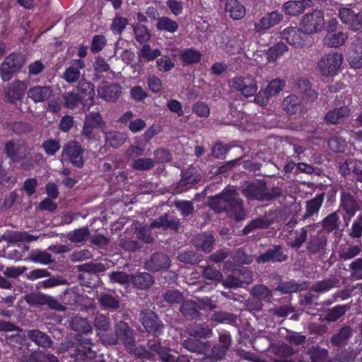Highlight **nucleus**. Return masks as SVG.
Listing matches in <instances>:
<instances>
[{
  "label": "nucleus",
  "mask_w": 362,
  "mask_h": 362,
  "mask_svg": "<svg viewBox=\"0 0 362 362\" xmlns=\"http://www.w3.org/2000/svg\"><path fill=\"white\" fill-rule=\"evenodd\" d=\"M95 327L100 331L98 335L103 343L107 344H115L122 343L127 349L132 353L136 355H141V353L137 352L134 349V339L132 337V332L129 329L127 323L119 322L116 325L115 336L108 337L105 332L108 327L109 322L105 316L99 315L95 319Z\"/></svg>",
  "instance_id": "obj_1"
},
{
  "label": "nucleus",
  "mask_w": 362,
  "mask_h": 362,
  "mask_svg": "<svg viewBox=\"0 0 362 362\" xmlns=\"http://www.w3.org/2000/svg\"><path fill=\"white\" fill-rule=\"evenodd\" d=\"M213 204L214 209L217 212L226 211L231 216H234L238 221L245 218L241 202L238 199L237 193L234 189H227L214 199Z\"/></svg>",
  "instance_id": "obj_2"
},
{
  "label": "nucleus",
  "mask_w": 362,
  "mask_h": 362,
  "mask_svg": "<svg viewBox=\"0 0 362 362\" xmlns=\"http://www.w3.org/2000/svg\"><path fill=\"white\" fill-rule=\"evenodd\" d=\"M344 57L341 53L332 52L325 54L319 60L317 68L320 74L325 77H332L339 70Z\"/></svg>",
  "instance_id": "obj_3"
},
{
  "label": "nucleus",
  "mask_w": 362,
  "mask_h": 362,
  "mask_svg": "<svg viewBox=\"0 0 362 362\" xmlns=\"http://www.w3.org/2000/svg\"><path fill=\"white\" fill-rule=\"evenodd\" d=\"M325 25L324 15L317 10L305 14L300 22L301 29L306 34L320 33L324 30Z\"/></svg>",
  "instance_id": "obj_4"
},
{
  "label": "nucleus",
  "mask_w": 362,
  "mask_h": 362,
  "mask_svg": "<svg viewBox=\"0 0 362 362\" xmlns=\"http://www.w3.org/2000/svg\"><path fill=\"white\" fill-rule=\"evenodd\" d=\"M230 86L245 97H250L257 90V84L252 76H235L230 82Z\"/></svg>",
  "instance_id": "obj_5"
},
{
  "label": "nucleus",
  "mask_w": 362,
  "mask_h": 362,
  "mask_svg": "<svg viewBox=\"0 0 362 362\" xmlns=\"http://www.w3.org/2000/svg\"><path fill=\"white\" fill-rule=\"evenodd\" d=\"M339 16L342 23L345 24L352 30H362V13L354 11L349 7H344L339 9Z\"/></svg>",
  "instance_id": "obj_6"
},
{
  "label": "nucleus",
  "mask_w": 362,
  "mask_h": 362,
  "mask_svg": "<svg viewBox=\"0 0 362 362\" xmlns=\"http://www.w3.org/2000/svg\"><path fill=\"white\" fill-rule=\"evenodd\" d=\"M24 57L20 54H11L1 65V74L3 80L8 81L12 74L17 71L24 64Z\"/></svg>",
  "instance_id": "obj_7"
},
{
  "label": "nucleus",
  "mask_w": 362,
  "mask_h": 362,
  "mask_svg": "<svg viewBox=\"0 0 362 362\" xmlns=\"http://www.w3.org/2000/svg\"><path fill=\"white\" fill-rule=\"evenodd\" d=\"M284 82L280 79H274L269 82L264 90L259 92L255 98L256 103L261 106L267 104L269 97L274 96L278 94L284 88Z\"/></svg>",
  "instance_id": "obj_8"
},
{
  "label": "nucleus",
  "mask_w": 362,
  "mask_h": 362,
  "mask_svg": "<svg viewBox=\"0 0 362 362\" xmlns=\"http://www.w3.org/2000/svg\"><path fill=\"white\" fill-rule=\"evenodd\" d=\"M82 149L77 143L72 141L69 143L62 152V160H69L74 165L78 167L83 165V160L81 156Z\"/></svg>",
  "instance_id": "obj_9"
},
{
  "label": "nucleus",
  "mask_w": 362,
  "mask_h": 362,
  "mask_svg": "<svg viewBox=\"0 0 362 362\" xmlns=\"http://www.w3.org/2000/svg\"><path fill=\"white\" fill-rule=\"evenodd\" d=\"M283 16L281 13L274 11L264 15L255 24V30L257 33H264L266 30L279 24Z\"/></svg>",
  "instance_id": "obj_10"
},
{
  "label": "nucleus",
  "mask_w": 362,
  "mask_h": 362,
  "mask_svg": "<svg viewBox=\"0 0 362 362\" xmlns=\"http://www.w3.org/2000/svg\"><path fill=\"white\" fill-rule=\"evenodd\" d=\"M305 33L296 28H288L281 33V38L295 47H302L305 45Z\"/></svg>",
  "instance_id": "obj_11"
},
{
  "label": "nucleus",
  "mask_w": 362,
  "mask_h": 362,
  "mask_svg": "<svg viewBox=\"0 0 362 362\" xmlns=\"http://www.w3.org/2000/svg\"><path fill=\"white\" fill-rule=\"evenodd\" d=\"M347 60L354 69L362 68V37L358 38L349 49Z\"/></svg>",
  "instance_id": "obj_12"
},
{
  "label": "nucleus",
  "mask_w": 362,
  "mask_h": 362,
  "mask_svg": "<svg viewBox=\"0 0 362 362\" xmlns=\"http://www.w3.org/2000/svg\"><path fill=\"white\" fill-rule=\"evenodd\" d=\"M98 95L110 102L115 101L120 94V87L117 84L103 83L98 89Z\"/></svg>",
  "instance_id": "obj_13"
},
{
  "label": "nucleus",
  "mask_w": 362,
  "mask_h": 362,
  "mask_svg": "<svg viewBox=\"0 0 362 362\" xmlns=\"http://www.w3.org/2000/svg\"><path fill=\"white\" fill-rule=\"evenodd\" d=\"M103 126L102 117L98 113H90L86 117L83 127V133L88 137H90L97 127L103 129Z\"/></svg>",
  "instance_id": "obj_14"
},
{
  "label": "nucleus",
  "mask_w": 362,
  "mask_h": 362,
  "mask_svg": "<svg viewBox=\"0 0 362 362\" xmlns=\"http://www.w3.org/2000/svg\"><path fill=\"white\" fill-rule=\"evenodd\" d=\"M225 11L234 20L242 19L246 13L245 8L238 0H227Z\"/></svg>",
  "instance_id": "obj_15"
},
{
  "label": "nucleus",
  "mask_w": 362,
  "mask_h": 362,
  "mask_svg": "<svg viewBox=\"0 0 362 362\" xmlns=\"http://www.w3.org/2000/svg\"><path fill=\"white\" fill-rule=\"evenodd\" d=\"M312 5L311 0L289 1L284 4V8L286 14L296 16L302 13L306 7Z\"/></svg>",
  "instance_id": "obj_16"
},
{
  "label": "nucleus",
  "mask_w": 362,
  "mask_h": 362,
  "mask_svg": "<svg viewBox=\"0 0 362 362\" xmlns=\"http://www.w3.org/2000/svg\"><path fill=\"white\" fill-rule=\"evenodd\" d=\"M52 93V89L48 86H35L28 92V96L35 103H41L48 99Z\"/></svg>",
  "instance_id": "obj_17"
},
{
  "label": "nucleus",
  "mask_w": 362,
  "mask_h": 362,
  "mask_svg": "<svg viewBox=\"0 0 362 362\" xmlns=\"http://www.w3.org/2000/svg\"><path fill=\"white\" fill-rule=\"evenodd\" d=\"M142 322L148 332L158 333L160 332L161 327H163L160 322L158 320L157 315L153 312L146 313L143 317Z\"/></svg>",
  "instance_id": "obj_18"
},
{
  "label": "nucleus",
  "mask_w": 362,
  "mask_h": 362,
  "mask_svg": "<svg viewBox=\"0 0 362 362\" xmlns=\"http://www.w3.org/2000/svg\"><path fill=\"white\" fill-rule=\"evenodd\" d=\"M83 67V61L81 59L73 61L72 65L67 68L64 73V79L69 83L75 82L80 76L79 69Z\"/></svg>",
  "instance_id": "obj_19"
},
{
  "label": "nucleus",
  "mask_w": 362,
  "mask_h": 362,
  "mask_svg": "<svg viewBox=\"0 0 362 362\" xmlns=\"http://www.w3.org/2000/svg\"><path fill=\"white\" fill-rule=\"evenodd\" d=\"M219 342L220 346L214 347L212 351L213 357L216 360H219L224 356L230 344V336L227 334L220 335Z\"/></svg>",
  "instance_id": "obj_20"
},
{
  "label": "nucleus",
  "mask_w": 362,
  "mask_h": 362,
  "mask_svg": "<svg viewBox=\"0 0 362 362\" xmlns=\"http://www.w3.org/2000/svg\"><path fill=\"white\" fill-rule=\"evenodd\" d=\"M348 38L346 33L339 31L335 33H328L325 37V43L332 47L343 45Z\"/></svg>",
  "instance_id": "obj_21"
},
{
  "label": "nucleus",
  "mask_w": 362,
  "mask_h": 362,
  "mask_svg": "<svg viewBox=\"0 0 362 362\" xmlns=\"http://www.w3.org/2000/svg\"><path fill=\"white\" fill-rule=\"evenodd\" d=\"M284 110L290 115L296 114L301 110V103L296 95H288L283 102Z\"/></svg>",
  "instance_id": "obj_22"
},
{
  "label": "nucleus",
  "mask_w": 362,
  "mask_h": 362,
  "mask_svg": "<svg viewBox=\"0 0 362 362\" xmlns=\"http://www.w3.org/2000/svg\"><path fill=\"white\" fill-rule=\"evenodd\" d=\"M349 115V110L346 107L329 111L325 116L327 122L332 124L341 122Z\"/></svg>",
  "instance_id": "obj_23"
},
{
  "label": "nucleus",
  "mask_w": 362,
  "mask_h": 362,
  "mask_svg": "<svg viewBox=\"0 0 362 362\" xmlns=\"http://www.w3.org/2000/svg\"><path fill=\"white\" fill-rule=\"evenodd\" d=\"M156 28L160 31H166L174 33L178 29V24L168 17L163 16L158 18L156 22Z\"/></svg>",
  "instance_id": "obj_24"
},
{
  "label": "nucleus",
  "mask_w": 362,
  "mask_h": 362,
  "mask_svg": "<svg viewBox=\"0 0 362 362\" xmlns=\"http://www.w3.org/2000/svg\"><path fill=\"white\" fill-rule=\"evenodd\" d=\"M161 54L158 49H152L150 45H144L139 52V58L141 62H151Z\"/></svg>",
  "instance_id": "obj_25"
},
{
  "label": "nucleus",
  "mask_w": 362,
  "mask_h": 362,
  "mask_svg": "<svg viewBox=\"0 0 362 362\" xmlns=\"http://www.w3.org/2000/svg\"><path fill=\"white\" fill-rule=\"evenodd\" d=\"M26 89V83L17 81L13 83L11 88L8 92V96L12 102L20 100L23 96Z\"/></svg>",
  "instance_id": "obj_26"
},
{
  "label": "nucleus",
  "mask_w": 362,
  "mask_h": 362,
  "mask_svg": "<svg viewBox=\"0 0 362 362\" xmlns=\"http://www.w3.org/2000/svg\"><path fill=\"white\" fill-rule=\"evenodd\" d=\"M202 57L201 52L194 48L184 49L181 53V58L186 64L197 63L200 61Z\"/></svg>",
  "instance_id": "obj_27"
},
{
  "label": "nucleus",
  "mask_w": 362,
  "mask_h": 362,
  "mask_svg": "<svg viewBox=\"0 0 362 362\" xmlns=\"http://www.w3.org/2000/svg\"><path fill=\"white\" fill-rule=\"evenodd\" d=\"M169 265L170 262L168 257L161 254L154 255L151 260L147 264L148 267L154 270L167 268Z\"/></svg>",
  "instance_id": "obj_28"
},
{
  "label": "nucleus",
  "mask_w": 362,
  "mask_h": 362,
  "mask_svg": "<svg viewBox=\"0 0 362 362\" xmlns=\"http://www.w3.org/2000/svg\"><path fill=\"white\" fill-rule=\"evenodd\" d=\"M29 338L38 346L48 347L51 344L49 337L39 330H31L28 333Z\"/></svg>",
  "instance_id": "obj_29"
},
{
  "label": "nucleus",
  "mask_w": 362,
  "mask_h": 362,
  "mask_svg": "<svg viewBox=\"0 0 362 362\" xmlns=\"http://www.w3.org/2000/svg\"><path fill=\"white\" fill-rule=\"evenodd\" d=\"M132 279L134 284L140 288H148L153 283L152 276L148 273L137 274Z\"/></svg>",
  "instance_id": "obj_30"
},
{
  "label": "nucleus",
  "mask_w": 362,
  "mask_h": 362,
  "mask_svg": "<svg viewBox=\"0 0 362 362\" xmlns=\"http://www.w3.org/2000/svg\"><path fill=\"white\" fill-rule=\"evenodd\" d=\"M341 206L343 209L346 211L349 219L355 214L358 209L355 200L349 194H343Z\"/></svg>",
  "instance_id": "obj_31"
},
{
  "label": "nucleus",
  "mask_w": 362,
  "mask_h": 362,
  "mask_svg": "<svg viewBox=\"0 0 362 362\" xmlns=\"http://www.w3.org/2000/svg\"><path fill=\"white\" fill-rule=\"evenodd\" d=\"M105 138L108 145L117 148L125 141L127 136L123 133L111 132L105 133Z\"/></svg>",
  "instance_id": "obj_32"
},
{
  "label": "nucleus",
  "mask_w": 362,
  "mask_h": 362,
  "mask_svg": "<svg viewBox=\"0 0 362 362\" xmlns=\"http://www.w3.org/2000/svg\"><path fill=\"white\" fill-rule=\"evenodd\" d=\"M136 40L141 44L146 42L151 38V33L147 28L142 25H136L134 28Z\"/></svg>",
  "instance_id": "obj_33"
},
{
  "label": "nucleus",
  "mask_w": 362,
  "mask_h": 362,
  "mask_svg": "<svg viewBox=\"0 0 362 362\" xmlns=\"http://www.w3.org/2000/svg\"><path fill=\"white\" fill-rule=\"evenodd\" d=\"M190 335L196 337H208L211 334V330L205 325H194L188 329Z\"/></svg>",
  "instance_id": "obj_34"
},
{
  "label": "nucleus",
  "mask_w": 362,
  "mask_h": 362,
  "mask_svg": "<svg viewBox=\"0 0 362 362\" xmlns=\"http://www.w3.org/2000/svg\"><path fill=\"white\" fill-rule=\"evenodd\" d=\"M287 51V47L284 43H278L270 47L267 53L269 62H275L279 56Z\"/></svg>",
  "instance_id": "obj_35"
},
{
  "label": "nucleus",
  "mask_w": 362,
  "mask_h": 362,
  "mask_svg": "<svg viewBox=\"0 0 362 362\" xmlns=\"http://www.w3.org/2000/svg\"><path fill=\"white\" fill-rule=\"evenodd\" d=\"M88 235V229L86 228H82L69 233L68 234V238L73 243H79L85 241Z\"/></svg>",
  "instance_id": "obj_36"
},
{
  "label": "nucleus",
  "mask_w": 362,
  "mask_h": 362,
  "mask_svg": "<svg viewBox=\"0 0 362 362\" xmlns=\"http://www.w3.org/2000/svg\"><path fill=\"white\" fill-rule=\"evenodd\" d=\"M73 329L82 333H88L91 330V327L88 322L80 317H76L71 323Z\"/></svg>",
  "instance_id": "obj_37"
},
{
  "label": "nucleus",
  "mask_w": 362,
  "mask_h": 362,
  "mask_svg": "<svg viewBox=\"0 0 362 362\" xmlns=\"http://www.w3.org/2000/svg\"><path fill=\"white\" fill-rule=\"evenodd\" d=\"M182 313L187 317L194 318L197 316V308L196 304L193 301L187 300L185 301L180 308Z\"/></svg>",
  "instance_id": "obj_38"
},
{
  "label": "nucleus",
  "mask_w": 362,
  "mask_h": 362,
  "mask_svg": "<svg viewBox=\"0 0 362 362\" xmlns=\"http://www.w3.org/2000/svg\"><path fill=\"white\" fill-rule=\"evenodd\" d=\"M155 351L158 352L162 361L165 362H175L176 360L180 361L183 358V357L177 358L176 354L173 353V351L168 349L159 348L158 349H155Z\"/></svg>",
  "instance_id": "obj_39"
},
{
  "label": "nucleus",
  "mask_w": 362,
  "mask_h": 362,
  "mask_svg": "<svg viewBox=\"0 0 362 362\" xmlns=\"http://www.w3.org/2000/svg\"><path fill=\"white\" fill-rule=\"evenodd\" d=\"M156 64L158 69L163 72H167L171 70L175 66L173 62L166 55L157 59Z\"/></svg>",
  "instance_id": "obj_40"
},
{
  "label": "nucleus",
  "mask_w": 362,
  "mask_h": 362,
  "mask_svg": "<svg viewBox=\"0 0 362 362\" xmlns=\"http://www.w3.org/2000/svg\"><path fill=\"white\" fill-rule=\"evenodd\" d=\"M351 334V329L349 327L342 328L339 334L332 337V342L336 345H341L347 339Z\"/></svg>",
  "instance_id": "obj_41"
},
{
  "label": "nucleus",
  "mask_w": 362,
  "mask_h": 362,
  "mask_svg": "<svg viewBox=\"0 0 362 362\" xmlns=\"http://www.w3.org/2000/svg\"><path fill=\"white\" fill-rule=\"evenodd\" d=\"M8 240L10 242H19V241H31L34 240L33 236L26 233L13 232L8 235Z\"/></svg>",
  "instance_id": "obj_42"
},
{
  "label": "nucleus",
  "mask_w": 362,
  "mask_h": 362,
  "mask_svg": "<svg viewBox=\"0 0 362 362\" xmlns=\"http://www.w3.org/2000/svg\"><path fill=\"white\" fill-rule=\"evenodd\" d=\"M323 201L322 196H317L307 203V210L309 215L318 211Z\"/></svg>",
  "instance_id": "obj_43"
},
{
  "label": "nucleus",
  "mask_w": 362,
  "mask_h": 362,
  "mask_svg": "<svg viewBox=\"0 0 362 362\" xmlns=\"http://www.w3.org/2000/svg\"><path fill=\"white\" fill-rule=\"evenodd\" d=\"M153 162L150 158H139L134 162L133 167L139 170H144L151 168Z\"/></svg>",
  "instance_id": "obj_44"
},
{
  "label": "nucleus",
  "mask_w": 362,
  "mask_h": 362,
  "mask_svg": "<svg viewBox=\"0 0 362 362\" xmlns=\"http://www.w3.org/2000/svg\"><path fill=\"white\" fill-rule=\"evenodd\" d=\"M64 100L65 101V105L70 108L74 109L79 103V98L76 94L74 93H68L64 95Z\"/></svg>",
  "instance_id": "obj_45"
},
{
  "label": "nucleus",
  "mask_w": 362,
  "mask_h": 362,
  "mask_svg": "<svg viewBox=\"0 0 362 362\" xmlns=\"http://www.w3.org/2000/svg\"><path fill=\"white\" fill-rule=\"evenodd\" d=\"M127 24L126 18L117 17L113 20L111 28L115 33H121Z\"/></svg>",
  "instance_id": "obj_46"
},
{
  "label": "nucleus",
  "mask_w": 362,
  "mask_h": 362,
  "mask_svg": "<svg viewBox=\"0 0 362 362\" xmlns=\"http://www.w3.org/2000/svg\"><path fill=\"white\" fill-rule=\"evenodd\" d=\"M166 5L175 16H179L182 13L183 4L181 1L168 0Z\"/></svg>",
  "instance_id": "obj_47"
},
{
  "label": "nucleus",
  "mask_w": 362,
  "mask_h": 362,
  "mask_svg": "<svg viewBox=\"0 0 362 362\" xmlns=\"http://www.w3.org/2000/svg\"><path fill=\"white\" fill-rule=\"evenodd\" d=\"M214 243V237L211 235H208L204 237V240H198L195 244L197 247H202V249L206 252H209Z\"/></svg>",
  "instance_id": "obj_48"
},
{
  "label": "nucleus",
  "mask_w": 362,
  "mask_h": 362,
  "mask_svg": "<svg viewBox=\"0 0 362 362\" xmlns=\"http://www.w3.org/2000/svg\"><path fill=\"white\" fill-rule=\"evenodd\" d=\"M100 301L101 305L105 308H116L118 307V301L110 295L102 296Z\"/></svg>",
  "instance_id": "obj_49"
},
{
  "label": "nucleus",
  "mask_w": 362,
  "mask_h": 362,
  "mask_svg": "<svg viewBox=\"0 0 362 362\" xmlns=\"http://www.w3.org/2000/svg\"><path fill=\"white\" fill-rule=\"evenodd\" d=\"M193 111L199 117H208L210 113L209 107L204 103H197L193 107Z\"/></svg>",
  "instance_id": "obj_50"
},
{
  "label": "nucleus",
  "mask_w": 362,
  "mask_h": 362,
  "mask_svg": "<svg viewBox=\"0 0 362 362\" xmlns=\"http://www.w3.org/2000/svg\"><path fill=\"white\" fill-rule=\"evenodd\" d=\"M106 40L102 35H95L92 41L91 50L93 52H99L105 46Z\"/></svg>",
  "instance_id": "obj_51"
},
{
  "label": "nucleus",
  "mask_w": 362,
  "mask_h": 362,
  "mask_svg": "<svg viewBox=\"0 0 362 362\" xmlns=\"http://www.w3.org/2000/svg\"><path fill=\"white\" fill-rule=\"evenodd\" d=\"M43 147L48 155H53L59 149L60 146L54 140H48L44 143Z\"/></svg>",
  "instance_id": "obj_52"
},
{
  "label": "nucleus",
  "mask_w": 362,
  "mask_h": 362,
  "mask_svg": "<svg viewBox=\"0 0 362 362\" xmlns=\"http://www.w3.org/2000/svg\"><path fill=\"white\" fill-rule=\"evenodd\" d=\"M176 205L183 216H188L193 211L192 204L189 202H179Z\"/></svg>",
  "instance_id": "obj_53"
},
{
  "label": "nucleus",
  "mask_w": 362,
  "mask_h": 362,
  "mask_svg": "<svg viewBox=\"0 0 362 362\" xmlns=\"http://www.w3.org/2000/svg\"><path fill=\"white\" fill-rule=\"evenodd\" d=\"M328 145L334 151H344V141L339 138H334L329 141Z\"/></svg>",
  "instance_id": "obj_54"
},
{
  "label": "nucleus",
  "mask_w": 362,
  "mask_h": 362,
  "mask_svg": "<svg viewBox=\"0 0 362 362\" xmlns=\"http://www.w3.org/2000/svg\"><path fill=\"white\" fill-rule=\"evenodd\" d=\"M337 218L335 214L328 216L323 221L324 228L331 231L337 227Z\"/></svg>",
  "instance_id": "obj_55"
},
{
  "label": "nucleus",
  "mask_w": 362,
  "mask_h": 362,
  "mask_svg": "<svg viewBox=\"0 0 362 362\" xmlns=\"http://www.w3.org/2000/svg\"><path fill=\"white\" fill-rule=\"evenodd\" d=\"M168 107L170 111L177 113L179 116L183 115L181 103L177 100H170L168 102Z\"/></svg>",
  "instance_id": "obj_56"
},
{
  "label": "nucleus",
  "mask_w": 362,
  "mask_h": 362,
  "mask_svg": "<svg viewBox=\"0 0 362 362\" xmlns=\"http://www.w3.org/2000/svg\"><path fill=\"white\" fill-rule=\"evenodd\" d=\"M266 226V223L262 219L254 220L243 229V232L247 234L255 228H263Z\"/></svg>",
  "instance_id": "obj_57"
},
{
  "label": "nucleus",
  "mask_w": 362,
  "mask_h": 362,
  "mask_svg": "<svg viewBox=\"0 0 362 362\" xmlns=\"http://www.w3.org/2000/svg\"><path fill=\"white\" fill-rule=\"evenodd\" d=\"M351 235L354 238L362 235V216H358L357 221L354 223Z\"/></svg>",
  "instance_id": "obj_58"
},
{
  "label": "nucleus",
  "mask_w": 362,
  "mask_h": 362,
  "mask_svg": "<svg viewBox=\"0 0 362 362\" xmlns=\"http://www.w3.org/2000/svg\"><path fill=\"white\" fill-rule=\"evenodd\" d=\"M204 276L209 279L218 280L221 277V273L211 267H207L204 271Z\"/></svg>",
  "instance_id": "obj_59"
},
{
  "label": "nucleus",
  "mask_w": 362,
  "mask_h": 362,
  "mask_svg": "<svg viewBox=\"0 0 362 362\" xmlns=\"http://www.w3.org/2000/svg\"><path fill=\"white\" fill-rule=\"evenodd\" d=\"M148 86L151 90L155 93L159 92L162 86L160 80L154 76L149 77Z\"/></svg>",
  "instance_id": "obj_60"
},
{
  "label": "nucleus",
  "mask_w": 362,
  "mask_h": 362,
  "mask_svg": "<svg viewBox=\"0 0 362 362\" xmlns=\"http://www.w3.org/2000/svg\"><path fill=\"white\" fill-rule=\"evenodd\" d=\"M146 127V123L141 119H137L129 123V128L132 132H138Z\"/></svg>",
  "instance_id": "obj_61"
},
{
  "label": "nucleus",
  "mask_w": 362,
  "mask_h": 362,
  "mask_svg": "<svg viewBox=\"0 0 362 362\" xmlns=\"http://www.w3.org/2000/svg\"><path fill=\"white\" fill-rule=\"evenodd\" d=\"M111 279L119 284H125L129 281V277L125 273L115 272L111 274Z\"/></svg>",
  "instance_id": "obj_62"
},
{
  "label": "nucleus",
  "mask_w": 362,
  "mask_h": 362,
  "mask_svg": "<svg viewBox=\"0 0 362 362\" xmlns=\"http://www.w3.org/2000/svg\"><path fill=\"white\" fill-rule=\"evenodd\" d=\"M37 186V180L35 179H28L24 183V189L28 194L30 195L35 192Z\"/></svg>",
  "instance_id": "obj_63"
},
{
  "label": "nucleus",
  "mask_w": 362,
  "mask_h": 362,
  "mask_svg": "<svg viewBox=\"0 0 362 362\" xmlns=\"http://www.w3.org/2000/svg\"><path fill=\"white\" fill-rule=\"evenodd\" d=\"M73 124V119L70 116H64L61 119L59 128L64 132H67Z\"/></svg>",
  "instance_id": "obj_64"
}]
</instances>
